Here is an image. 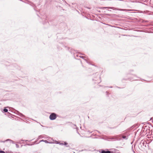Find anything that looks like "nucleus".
Returning <instances> with one entry per match:
<instances>
[{
  "mask_svg": "<svg viewBox=\"0 0 153 153\" xmlns=\"http://www.w3.org/2000/svg\"><path fill=\"white\" fill-rule=\"evenodd\" d=\"M94 78L92 80L93 81H97V82H95V83L99 84L101 81H98L99 79H100V76L98 73H96L95 74L93 75Z\"/></svg>",
  "mask_w": 153,
  "mask_h": 153,
  "instance_id": "f257e3e1",
  "label": "nucleus"
},
{
  "mask_svg": "<svg viewBox=\"0 0 153 153\" xmlns=\"http://www.w3.org/2000/svg\"><path fill=\"white\" fill-rule=\"evenodd\" d=\"M56 114L54 113H52L49 116V118L51 120H53L56 118Z\"/></svg>",
  "mask_w": 153,
  "mask_h": 153,
  "instance_id": "f03ea898",
  "label": "nucleus"
},
{
  "mask_svg": "<svg viewBox=\"0 0 153 153\" xmlns=\"http://www.w3.org/2000/svg\"><path fill=\"white\" fill-rule=\"evenodd\" d=\"M113 152L112 151H108V149L106 150H101V153H113Z\"/></svg>",
  "mask_w": 153,
  "mask_h": 153,
  "instance_id": "7ed1b4c3",
  "label": "nucleus"
},
{
  "mask_svg": "<svg viewBox=\"0 0 153 153\" xmlns=\"http://www.w3.org/2000/svg\"><path fill=\"white\" fill-rule=\"evenodd\" d=\"M145 144V142L144 141L142 140L140 143V145L141 146H144V144Z\"/></svg>",
  "mask_w": 153,
  "mask_h": 153,
  "instance_id": "20e7f679",
  "label": "nucleus"
},
{
  "mask_svg": "<svg viewBox=\"0 0 153 153\" xmlns=\"http://www.w3.org/2000/svg\"><path fill=\"white\" fill-rule=\"evenodd\" d=\"M17 114L21 117H25V116L22 114L20 113L18 111H17Z\"/></svg>",
  "mask_w": 153,
  "mask_h": 153,
  "instance_id": "39448f33",
  "label": "nucleus"
},
{
  "mask_svg": "<svg viewBox=\"0 0 153 153\" xmlns=\"http://www.w3.org/2000/svg\"><path fill=\"white\" fill-rule=\"evenodd\" d=\"M103 8L104 9H113L114 10H115L116 8H115L114 7H104Z\"/></svg>",
  "mask_w": 153,
  "mask_h": 153,
  "instance_id": "423d86ee",
  "label": "nucleus"
},
{
  "mask_svg": "<svg viewBox=\"0 0 153 153\" xmlns=\"http://www.w3.org/2000/svg\"><path fill=\"white\" fill-rule=\"evenodd\" d=\"M10 141V142H11L13 144L15 143L13 141L10 139H7L6 140H5V141Z\"/></svg>",
  "mask_w": 153,
  "mask_h": 153,
  "instance_id": "0eeeda50",
  "label": "nucleus"
},
{
  "mask_svg": "<svg viewBox=\"0 0 153 153\" xmlns=\"http://www.w3.org/2000/svg\"><path fill=\"white\" fill-rule=\"evenodd\" d=\"M128 136H123L122 137V138L124 139L127 140L128 138Z\"/></svg>",
  "mask_w": 153,
  "mask_h": 153,
  "instance_id": "6e6552de",
  "label": "nucleus"
},
{
  "mask_svg": "<svg viewBox=\"0 0 153 153\" xmlns=\"http://www.w3.org/2000/svg\"><path fill=\"white\" fill-rule=\"evenodd\" d=\"M57 144H59L60 145H63V143H60V142H59L58 141H57V142L56 143Z\"/></svg>",
  "mask_w": 153,
  "mask_h": 153,
  "instance_id": "1a4fd4ad",
  "label": "nucleus"
},
{
  "mask_svg": "<svg viewBox=\"0 0 153 153\" xmlns=\"http://www.w3.org/2000/svg\"><path fill=\"white\" fill-rule=\"evenodd\" d=\"M68 145V143L66 142H64L63 143V145H65L66 146V147H68L69 146H67Z\"/></svg>",
  "mask_w": 153,
  "mask_h": 153,
  "instance_id": "9d476101",
  "label": "nucleus"
},
{
  "mask_svg": "<svg viewBox=\"0 0 153 153\" xmlns=\"http://www.w3.org/2000/svg\"><path fill=\"white\" fill-rule=\"evenodd\" d=\"M3 111L4 112H7L8 111V110L7 109H6V108H4L3 109Z\"/></svg>",
  "mask_w": 153,
  "mask_h": 153,
  "instance_id": "9b49d317",
  "label": "nucleus"
},
{
  "mask_svg": "<svg viewBox=\"0 0 153 153\" xmlns=\"http://www.w3.org/2000/svg\"><path fill=\"white\" fill-rule=\"evenodd\" d=\"M79 57H80L81 58H82V59H84V58H85V57L84 56H79Z\"/></svg>",
  "mask_w": 153,
  "mask_h": 153,
  "instance_id": "f8f14e48",
  "label": "nucleus"
},
{
  "mask_svg": "<svg viewBox=\"0 0 153 153\" xmlns=\"http://www.w3.org/2000/svg\"><path fill=\"white\" fill-rule=\"evenodd\" d=\"M44 142H45L46 143H51L49 142L47 140H45V141H44Z\"/></svg>",
  "mask_w": 153,
  "mask_h": 153,
  "instance_id": "ddd939ff",
  "label": "nucleus"
},
{
  "mask_svg": "<svg viewBox=\"0 0 153 153\" xmlns=\"http://www.w3.org/2000/svg\"><path fill=\"white\" fill-rule=\"evenodd\" d=\"M0 153H6L4 151H0Z\"/></svg>",
  "mask_w": 153,
  "mask_h": 153,
  "instance_id": "4468645a",
  "label": "nucleus"
},
{
  "mask_svg": "<svg viewBox=\"0 0 153 153\" xmlns=\"http://www.w3.org/2000/svg\"><path fill=\"white\" fill-rule=\"evenodd\" d=\"M16 147L17 148H19V145L17 144H16Z\"/></svg>",
  "mask_w": 153,
  "mask_h": 153,
  "instance_id": "2eb2a0df",
  "label": "nucleus"
},
{
  "mask_svg": "<svg viewBox=\"0 0 153 153\" xmlns=\"http://www.w3.org/2000/svg\"><path fill=\"white\" fill-rule=\"evenodd\" d=\"M111 139H113L114 140H116V138H114V137H112V138H111Z\"/></svg>",
  "mask_w": 153,
  "mask_h": 153,
  "instance_id": "dca6fc26",
  "label": "nucleus"
},
{
  "mask_svg": "<svg viewBox=\"0 0 153 153\" xmlns=\"http://www.w3.org/2000/svg\"><path fill=\"white\" fill-rule=\"evenodd\" d=\"M116 127H113V128H112V127H109V128H110V129H112V128H115Z\"/></svg>",
  "mask_w": 153,
  "mask_h": 153,
  "instance_id": "f3484780",
  "label": "nucleus"
},
{
  "mask_svg": "<svg viewBox=\"0 0 153 153\" xmlns=\"http://www.w3.org/2000/svg\"><path fill=\"white\" fill-rule=\"evenodd\" d=\"M6 141H5H5H0V142L4 143V142H6Z\"/></svg>",
  "mask_w": 153,
  "mask_h": 153,
  "instance_id": "a211bd4d",
  "label": "nucleus"
},
{
  "mask_svg": "<svg viewBox=\"0 0 153 153\" xmlns=\"http://www.w3.org/2000/svg\"><path fill=\"white\" fill-rule=\"evenodd\" d=\"M44 141H45V140H41L40 142H44Z\"/></svg>",
  "mask_w": 153,
  "mask_h": 153,
  "instance_id": "6ab92c4d",
  "label": "nucleus"
},
{
  "mask_svg": "<svg viewBox=\"0 0 153 153\" xmlns=\"http://www.w3.org/2000/svg\"><path fill=\"white\" fill-rule=\"evenodd\" d=\"M132 151L134 153H135V152L134 151L133 149H132Z\"/></svg>",
  "mask_w": 153,
  "mask_h": 153,
  "instance_id": "aec40b11",
  "label": "nucleus"
},
{
  "mask_svg": "<svg viewBox=\"0 0 153 153\" xmlns=\"http://www.w3.org/2000/svg\"><path fill=\"white\" fill-rule=\"evenodd\" d=\"M119 10L122 11V10H124L121 9Z\"/></svg>",
  "mask_w": 153,
  "mask_h": 153,
  "instance_id": "412c9836",
  "label": "nucleus"
},
{
  "mask_svg": "<svg viewBox=\"0 0 153 153\" xmlns=\"http://www.w3.org/2000/svg\"><path fill=\"white\" fill-rule=\"evenodd\" d=\"M106 93L107 95L108 94V91H106Z\"/></svg>",
  "mask_w": 153,
  "mask_h": 153,
  "instance_id": "4be33fe9",
  "label": "nucleus"
},
{
  "mask_svg": "<svg viewBox=\"0 0 153 153\" xmlns=\"http://www.w3.org/2000/svg\"><path fill=\"white\" fill-rule=\"evenodd\" d=\"M84 60H85V61H86V62H87V60L86 59H84Z\"/></svg>",
  "mask_w": 153,
  "mask_h": 153,
  "instance_id": "5701e85b",
  "label": "nucleus"
},
{
  "mask_svg": "<svg viewBox=\"0 0 153 153\" xmlns=\"http://www.w3.org/2000/svg\"><path fill=\"white\" fill-rule=\"evenodd\" d=\"M27 145H29V146H31V145H32V144H28Z\"/></svg>",
  "mask_w": 153,
  "mask_h": 153,
  "instance_id": "b1692460",
  "label": "nucleus"
},
{
  "mask_svg": "<svg viewBox=\"0 0 153 153\" xmlns=\"http://www.w3.org/2000/svg\"><path fill=\"white\" fill-rule=\"evenodd\" d=\"M17 143H21V142H17Z\"/></svg>",
  "mask_w": 153,
  "mask_h": 153,
  "instance_id": "393cba45",
  "label": "nucleus"
},
{
  "mask_svg": "<svg viewBox=\"0 0 153 153\" xmlns=\"http://www.w3.org/2000/svg\"><path fill=\"white\" fill-rule=\"evenodd\" d=\"M74 126L76 127V128H77V127L76 126V125H74Z\"/></svg>",
  "mask_w": 153,
  "mask_h": 153,
  "instance_id": "a878e982",
  "label": "nucleus"
},
{
  "mask_svg": "<svg viewBox=\"0 0 153 153\" xmlns=\"http://www.w3.org/2000/svg\"><path fill=\"white\" fill-rule=\"evenodd\" d=\"M109 88H112V86L109 87Z\"/></svg>",
  "mask_w": 153,
  "mask_h": 153,
  "instance_id": "bb28decb",
  "label": "nucleus"
},
{
  "mask_svg": "<svg viewBox=\"0 0 153 153\" xmlns=\"http://www.w3.org/2000/svg\"><path fill=\"white\" fill-rule=\"evenodd\" d=\"M76 56H77V57L78 56V55H76Z\"/></svg>",
  "mask_w": 153,
  "mask_h": 153,
  "instance_id": "cd10ccee",
  "label": "nucleus"
},
{
  "mask_svg": "<svg viewBox=\"0 0 153 153\" xmlns=\"http://www.w3.org/2000/svg\"><path fill=\"white\" fill-rule=\"evenodd\" d=\"M88 9H90V8H89V7H88Z\"/></svg>",
  "mask_w": 153,
  "mask_h": 153,
  "instance_id": "c85d7f7f",
  "label": "nucleus"
},
{
  "mask_svg": "<svg viewBox=\"0 0 153 153\" xmlns=\"http://www.w3.org/2000/svg\"><path fill=\"white\" fill-rule=\"evenodd\" d=\"M24 140H22L21 141H24Z\"/></svg>",
  "mask_w": 153,
  "mask_h": 153,
  "instance_id": "c756f323",
  "label": "nucleus"
},
{
  "mask_svg": "<svg viewBox=\"0 0 153 153\" xmlns=\"http://www.w3.org/2000/svg\"><path fill=\"white\" fill-rule=\"evenodd\" d=\"M69 48H68V50H69Z\"/></svg>",
  "mask_w": 153,
  "mask_h": 153,
  "instance_id": "7c9ffc66",
  "label": "nucleus"
},
{
  "mask_svg": "<svg viewBox=\"0 0 153 153\" xmlns=\"http://www.w3.org/2000/svg\"><path fill=\"white\" fill-rule=\"evenodd\" d=\"M25 141H28V140H25Z\"/></svg>",
  "mask_w": 153,
  "mask_h": 153,
  "instance_id": "2f4dec72",
  "label": "nucleus"
},
{
  "mask_svg": "<svg viewBox=\"0 0 153 153\" xmlns=\"http://www.w3.org/2000/svg\"><path fill=\"white\" fill-rule=\"evenodd\" d=\"M113 153H114V152H113Z\"/></svg>",
  "mask_w": 153,
  "mask_h": 153,
  "instance_id": "473e14b6",
  "label": "nucleus"
}]
</instances>
